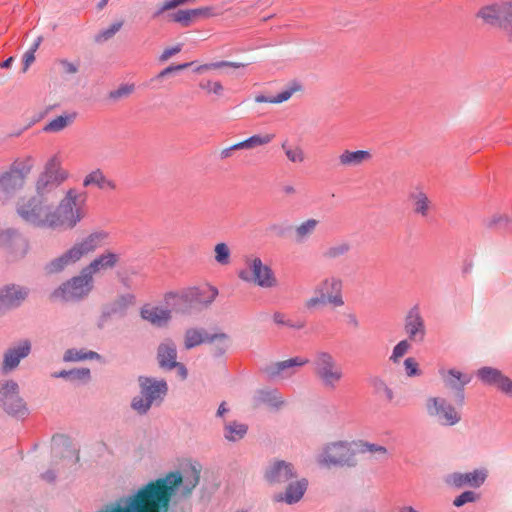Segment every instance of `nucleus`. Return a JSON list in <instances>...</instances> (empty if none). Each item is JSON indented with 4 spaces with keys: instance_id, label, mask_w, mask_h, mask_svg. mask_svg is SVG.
I'll use <instances>...</instances> for the list:
<instances>
[{
    "instance_id": "774afa93",
    "label": "nucleus",
    "mask_w": 512,
    "mask_h": 512,
    "mask_svg": "<svg viewBox=\"0 0 512 512\" xmlns=\"http://www.w3.org/2000/svg\"><path fill=\"white\" fill-rule=\"evenodd\" d=\"M398 512H419L411 506H403Z\"/></svg>"
},
{
    "instance_id": "f03ea898",
    "label": "nucleus",
    "mask_w": 512,
    "mask_h": 512,
    "mask_svg": "<svg viewBox=\"0 0 512 512\" xmlns=\"http://www.w3.org/2000/svg\"><path fill=\"white\" fill-rule=\"evenodd\" d=\"M106 239L107 234L103 231H95L88 234L82 239L76 241L70 248L65 250L59 256L49 261L45 265L46 273L57 274L63 272L68 267L77 265L84 258L99 249Z\"/></svg>"
},
{
    "instance_id": "7c9ffc66",
    "label": "nucleus",
    "mask_w": 512,
    "mask_h": 512,
    "mask_svg": "<svg viewBox=\"0 0 512 512\" xmlns=\"http://www.w3.org/2000/svg\"><path fill=\"white\" fill-rule=\"evenodd\" d=\"M256 404H265L273 409H280L284 404L283 396L277 390H260L255 397Z\"/></svg>"
},
{
    "instance_id": "f3484780",
    "label": "nucleus",
    "mask_w": 512,
    "mask_h": 512,
    "mask_svg": "<svg viewBox=\"0 0 512 512\" xmlns=\"http://www.w3.org/2000/svg\"><path fill=\"white\" fill-rule=\"evenodd\" d=\"M296 477L294 466L283 460L272 462L265 471V479L270 484H282Z\"/></svg>"
},
{
    "instance_id": "c9c22d12",
    "label": "nucleus",
    "mask_w": 512,
    "mask_h": 512,
    "mask_svg": "<svg viewBox=\"0 0 512 512\" xmlns=\"http://www.w3.org/2000/svg\"><path fill=\"white\" fill-rule=\"evenodd\" d=\"M351 250V244L348 241H339L328 246L322 253L326 260H335L347 255Z\"/></svg>"
},
{
    "instance_id": "4468645a",
    "label": "nucleus",
    "mask_w": 512,
    "mask_h": 512,
    "mask_svg": "<svg viewBox=\"0 0 512 512\" xmlns=\"http://www.w3.org/2000/svg\"><path fill=\"white\" fill-rule=\"evenodd\" d=\"M477 376L484 384L493 386L501 393L512 398V379L500 370L492 367H483L477 371Z\"/></svg>"
},
{
    "instance_id": "58836bf2",
    "label": "nucleus",
    "mask_w": 512,
    "mask_h": 512,
    "mask_svg": "<svg viewBox=\"0 0 512 512\" xmlns=\"http://www.w3.org/2000/svg\"><path fill=\"white\" fill-rule=\"evenodd\" d=\"M43 172L61 181H65L69 176V173L61 167V161L57 156L48 159Z\"/></svg>"
},
{
    "instance_id": "680f3d73",
    "label": "nucleus",
    "mask_w": 512,
    "mask_h": 512,
    "mask_svg": "<svg viewBox=\"0 0 512 512\" xmlns=\"http://www.w3.org/2000/svg\"><path fill=\"white\" fill-rule=\"evenodd\" d=\"M35 56L33 51H27L24 55V71L34 62Z\"/></svg>"
},
{
    "instance_id": "6e6d98bb",
    "label": "nucleus",
    "mask_w": 512,
    "mask_h": 512,
    "mask_svg": "<svg viewBox=\"0 0 512 512\" xmlns=\"http://www.w3.org/2000/svg\"><path fill=\"white\" fill-rule=\"evenodd\" d=\"M273 321L278 325H285L294 329H302L304 327V322L299 321L294 323L291 320H287L286 316L280 312L274 313Z\"/></svg>"
},
{
    "instance_id": "338daca9",
    "label": "nucleus",
    "mask_w": 512,
    "mask_h": 512,
    "mask_svg": "<svg viewBox=\"0 0 512 512\" xmlns=\"http://www.w3.org/2000/svg\"><path fill=\"white\" fill-rule=\"evenodd\" d=\"M233 150H239V149H248L246 140H243L241 142L235 143L232 145Z\"/></svg>"
},
{
    "instance_id": "79ce46f5",
    "label": "nucleus",
    "mask_w": 512,
    "mask_h": 512,
    "mask_svg": "<svg viewBox=\"0 0 512 512\" xmlns=\"http://www.w3.org/2000/svg\"><path fill=\"white\" fill-rule=\"evenodd\" d=\"M244 66L245 65L243 63H239V62L218 61V62H211V63H205L202 65H199L194 69V72H196L198 74H202L207 71L218 70V69H221L224 67H231L234 69H238V68H241Z\"/></svg>"
},
{
    "instance_id": "5701e85b",
    "label": "nucleus",
    "mask_w": 512,
    "mask_h": 512,
    "mask_svg": "<svg viewBox=\"0 0 512 512\" xmlns=\"http://www.w3.org/2000/svg\"><path fill=\"white\" fill-rule=\"evenodd\" d=\"M0 243L16 257H23L29 250L28 241L14 230H6L0 235Z\"/></svg>"
},
{
    "instance_id": "3c124183",
    "label": "nucleus",
    "mask_w": 512,
    "mask_h": 512,
    "mask_svg": "<svg viewBox=\"0 0 512 512\" xmlns=\"http://www.w3.org/2000/svg\"><path fill=\"white\" fill-rule=\"evenodd\" d=\"M196 0H165L163 4L159 7L157 12L154 14L155 17L161 15L165 11L174 9L178 6L187 4V3H194Z\"/></svg>"
},
{
    "instance_id": "bf43d9fd",
    "label": "nucleus",
    "mask_w": 512,
    "mask_h": 512,
    "mask_svg": "<svg viewBox=\"0 0 512 512\" xmlns=\"http://www.w3.org/2000/svg\"><path fill=\"white\" fill-rule=\"evenodd\" d=\"M181 51V46L177 45L175 47L167 48L163 51V53L160 56L161 61H166L173 55L179 53Z\"/></svg>"
},
{
    "instance_id": "5fc2aeb1",
    "label": "nucleus",
    "mask_w": 512,
    "mask_h": 512,
    "mask_svg": "<svg viewBox=\"0 0 512 512\" xmlns=\"http://www.w3.org/2000/svg\"><path fill=\"white\" fill-rule=\"evenodd\" d=\"M404 369L408 377H415L421 375L419 364L413 357H408L404 360Z\"/></svg>"
},
{
    "instance_id": "2eb2a0df",
    "label": "nucleus",
    "mask_w": 512,
    "mask_h": 512,
    "mask_svg": "<svg viewBox=\"0 0 512 512\" xmlns=\"http://www.w3.org/2000/svg\"><path fill=\"white\" fill-rule=\"evenodd\" d=\"M308 363V358L296 356L272 364L266 368V373L271 378L288 379L296 374L298 368Z\"/></svg>"
},
{
    "instance_id": "0e129e2a",
    "label": "nucleus",
    "mask_w": 512,
    "mask_h": 512,
    "mask_svg": "<svg viewBox=\"0 0 512 512\" xmlns=\"http://www.w3.org/2000/svg\"><path fill=\"white\" fill-rule=\"evenodd\" d=\"M282 191L285 195L289 196L296 194V188L293 185L283 186Z\"/></svg>"
},
{
    "instance_id": "de8ad7c7",
    "label": "nucleus",
    "mask_w": 512,
    "mask_h": 512,
    "mask_svg": "<svg viewBox=\"0 0 512 512\" xmlns=\"http://www.w3.org/2000/svg\"><path fill=\"white\" fill-rule=\"evenodd\" d=\"M410 349L411 341H409L408 339L401 340L394 346L392 353L389 357V360L394 364L399 363L401 358L404 355H406L410 351Z\"/></svg>"
},
{
    "instance_id": "c756f323",
    "label": "nucleus",
    "mask_w": 512,
    "mask_h": 512,
    "mask_svg": "<svg viewBox=\"0 0 512 512\" xmlns=\"http://www.w3.org/2000/svg\"><path fill=\"white\" fill-rule=\"evenodd\" d=\"M302 86L298 83H292L290 86L286 87L283 91L278 93L274 97H266L264 95H257L255 97V102L257 103H271V104H280L288 101L294 93L301 91Z\"/></svg>"
},
{
    "instance_id": "b1692460",
    "label": "nucleus",
    "mask_w": 512,
    "mask_h": 512,
    "mask_svg": "<svg viewBox=\"0 0 512 512\" xmlns=\"http://www.w3.org/2000/svg\"><path fill=\"white\" fill-rule=\"evenodd\" d=\"M157 361L162 369L172 370L177 366V349L173 340L165 339L159 344Z\"/></svg>"
},
{
    "instance_id": "e2e57ef3",
    "label": "nucleus",
    "mask_w": 512,
    "mask_h": 512,
    "mask_svg": "<svg viewBox=\"0 0 512 512\" xmlns=\"http://www.w3.org/2000/svg\"><path fill=\"white\" fill-rule=\"evenodd\" d=\"M175 368L178 370V373L182 379L187 378L188 372H187L186 367L183 364L177 362V366H175Z\"/></svg>"
},
{
    "instance_id": "49530a36",
    "label": "nucleus",
    "mask_w": 512,
    "mask_h": 512,
    "mask_svg": "<svg viewBox=\"0 0 512 512\" xmlns=\"http://www.w3.org/2000/svg\"><path fill=\"white\" fill-rule=\"evenodd\" d=\"M230 256H231V250L226 243L220 242L215 245L214 257H215V261L218 264H220L222 266H226V265L230 264Z\"/></svg>"
},
{
    "instance_id": "603ef678",
    "label": "nucleus",
    "mask_w": 512,
    "mask_h": 512,
    "mask_svg": "<svg viewBox=\"0 0 512 512\" xmlns=\"http://www.w3.org/2000/svg\"><path fill=\"white\" fill-rule=\"evenodd\" d=\"M134 85L132 84H125L121 85L117 89L111 91L109 93V97L113 100H118L121 98H125L130 96L134 92Z\"/></svg>"
},
{
    "instance_id": "4d7b16f0",
    "label": "nucleus",
    "mask_w": 512,
    "mask_h": 512,
    "mask_svg": "<svg viewBox=\"0 0 512 512\" xmlns=\"http://www.w3.org/2000/svg\"><path fill=\"white\" fill-rule=\"evenodd\" d=\"M59 66L64 74L73 75L78 72V65L67 60H59Z\"/></svg>"
},
{
    "instance_id": "39448f33",
    "label": "nucleus",
    "mask_w": 512,
    "mask_h": 512,
    "mask_svg": "<svg viewBox=\"0 0 512 512\" xmlns=\"http://www.w3.org/2000/svg\"><path fill=\"white\" fill-rule=\"evenodd\" d=\"M94 289V279L82 268L80 272L63 282L49 294L51 302H79Z\"/></svg>"
},
{
    "instance_id": "c85d7f7f",
    "label": "nucleus",
    "mask_w": 512,
    "mask_h": 512,
    "mask_svg": "<svg viewBox=\"0 0 512 512\" xmlns=\"http://www.w3.org/2000/svg\"><path fill=\"white\" fill-rule=\"evenodd\" d=\"M409 202L415 214L422 217H427L431 211L432 203L427 194L421 190H416L410 193Z\"/></svg>"
},
{
    "instance_id": "423d86ee",
    "label": "nucleus",
    "mask_w": 512,
    "mask_h": 512,
    "mask_svg": "<svg viewBox=\"0 0 512 512\" xmlns=\"http://www.w3.org/2000/svg\"><path fill=\"white\" fill-rule=\"evenodd\" d=\"M140 395L132 400V408L139 414H145L152 405H160L168 392L165 380L140 376L138 379Z\"/></svg>"
},
{
    "instance_id": "f704fd0d",
    "label": "nucleus",
    "mask_w": 512,
    "mask_h": 512,
    "mask_svg": "<svg viewBox=\"0 0 512 512\" xmlns=\"http://www.w3.org/2000/svg\"><path fill=\"white\" fill-rule=\"evenodd\" d=\"M207 343L213 346V351L216 355H223L229 349L231 339L224 332H215L208 335Z\"/></svg>"
},
{
    "instance_id": "9d476101",
    "label": "nucleus",
    "mask_w": 512,
    "mask_h": 512,
    "mask_svg": "<svg viewBox=\"0 0 512 512\" xmlns=\"http://www.w3.org/2000/svg\"><path fill=\"white\" fill-rule=\"evenodd\" d=\"M238 277L261 288H274L278 285L272 269L264 264L259 257L250 256L245 259V268L239 271Z\"/></svg>"
},
{
    "instance_id": "a878e982",
    "label": "nucleus",
    "mask_w": 512,
    "mask_h": 512,
    "mask_svg": "<svg viewBox=\"0 0 512 512\" xmlns=\"http://www.w3.org/2000/svg\"><path fill=\"white\" fill-rule=\"evenodd\" d=\"M216 15L212 7H201L196 9L178 10L170 14V20L180 23L182 26L187 27L193 21L201 17H211Z\"/></svg>"
},
{
    "instance_id": "6e6552de",
    "label": "nucleus",
    "mask_w": 512,
    "mask_h": 512,
    "mask_svg": "<svg viewBox=\"0 0 512 512\" xmlns=\"http://www.w3.org/2000/svg\"><path fill=\"white\" fill-rule=\"evenodd\" d=\"M476 17L512 36V0H497L479 9Z\"/></svg>"
},
{
    "instance_id": "1a4fd4ad",
    "label": "nucleus",
    "mask_w": 512,
    "mask_h": 512,
    "mask_svg": "<svg viewBox=\"0 0 512 512\" xmlns=\"http://www.w3.org/2000/svg\"><path fill=\"white\" fill-rule=\"evenodd\" d=\"M34 167V160L27 157L15 162L9 171L0 176V200H5L25 185L28 175Z\"/></svg>"
},
{
    "instance_id": "a211bd4d",
    "label": "nucleus",
    "mask_w": 512,
    "mask_h": 512,
    "mask_svg": "<svg viewBox=\"0 0 512 512\" xmlns=\"http://www.w3.org/2000/svg\"><path fill=\"white\" fill-rule=\"evenodd\" d=\"M404 331L411 342H423L426 336L424 319L417 308L409 311L405 318Z\"/></svg>"
},
{
    "instance_id": "37998d69",
    "label": "nucleus",
    "mask_w": 512,
    "mask_h": 512,
    "mask_svg": "<svg viewBox=\"0 0 512 512\" xmlns=\"http://www.w3.org/2000/svg\"><path fill=\"white\" fill-rule=\"evenodd\" d=\"M370 383H371V386L373 387L375 393H377L380 396L385 397V399L388 402L393 401V399L395 397L394 392L389 387V385L385 382V380H383L382 378H379V377H374L371 379Z\"/></svg>"
},
{
    "instance_id": "2f4dec72",
    "label": "nucleus",
    "mask_w": 512,
    "mask_h": 512,
    "mask_svg": "<svg viewBox=\"0 0 512 512\" xmlns=\"http://www.w3.org/2000/svg\"><path fill=\"white\" fill-rule=\"evenodd\" d=\"M95 185L103 190H114L116 185L114 181L108 179L100 169H96L89 174L83 180V186L88 187Z\"/></svg>"
},
{
    "instance_id": "ea45409f",
    "label": "nucleus",
    "mask_w": 512,
    "mask_h": 512,
    "mask_svg": "<svg viewBox=\"0 0 512 512\" xmlns=\"http://www.w3.org/2000/svg\"><path fill=\"white\" fill-rule=\"evenodd\" d=\"M198 87L207 95H214L216 97L223 96L225 91V88L220 81L212 79H202L199 82Z\"/></svg>"
},
{
    "instance_id": "72a5a7b5",
    "label": "nucleus",
    "mask_w": 512,
    "mask_h": 512,
    "mask_svg": "<svg viewBox=\"0 0 512 512\" xmlns=\"http://www.w3.org/2000/svg\"><path fill=\"white\" fill-rule=\"evenodd\" d=\"M208 335L204 329L201 328H189L185 331L184 334V347L187 350H190L196 346H199L203 343H207Z\"/></svg>"
},
{
    "instance_id": "473e14b6",
    "label": "nucleus",
    "mask_w": 512,
    "mask_h": 512,
    "mask_svg": "<svg viewBox=\"0 0 512 512\" xmlns=\"http://www.w3.org/2000/svg\"><path fill=\"white\" fill-rule=\"evenodd\" d=\"M76 119V113H64L50 120L43 128L44 132L57 133L72 125Z\"/></svg>"
},
{
    "instance_id": "c03bdc74",
    "label": "nucleus",
    "mask_w": 512,
    "mask_h": 512,
    "mask_svg": "<svg viewBox=\"0 0 512 512\" xmlns=\"http://www.w3.org/2000/svg\"><path fill=\"white\" fill-rule=\"evenodd\" d=\"M247 432V426L241 423L232 422L225 426V438L229 441L242 439Z\"/></svg>"
},
{
    "instance_id": "a18cd8bd",
    "label": "nucleus",
    "mask_w": 512,
    "mask_h": 512,
    "mask_svg": "<svg viewBox=\"0 0 512 512\" xmlns=\"http://www.w3.org/2000/svg\"><path fill=\"white\" fill-rule=\"evenodd\" d=\"M354 444L360 449L361 452H368L375 457L383 458L388 454L387 448L378 444L369 443L366 441L354 442Z\"/></svg>"
},
{
    "instance_id": "f8f14e48",
    "label": "nucleus",
    "mask_w": 512,
    "mask_h": 512,
    "mask_svg": "<svg viewBox=\"0 0 512 512\" xmlns=\"http://www.w3.org/2000/svg\"><path fill=\"white\" fill-rule=\"evenodd\" d=\"M0 406L11 415H23L27 408L19 395V385L13 380L0 382Z\"/></svg>"
},
{
    "instance_id": "4c0bfd02",
    "label": "nucleus",
    "mask_w": 512,
    "mask_h": 512,
    "mask_svg": "<svg viewBox=\"0 0 512 512\" xmlns=\"http://www.w3.org/2000/svg\"><path fill=\"white\" fill-rule=\"evenodd\" d=\"M281 148L289 162L293 164L304 163L306 159L305 152L299 145L290 144L288 141H284L281 144Z\"/></svg>"
},
{
    "instance_id": "4be33fe9",
    "label": "nucleus",
    "mask_w": 512,
    "mask_h": 512,
    "mask_svg": "<svg viewBox=\"0 0 512 512\" xmlns=\"http://www.w3.org/2000/svg\"><path fill=\"white\" fill-rule=\"evenodd\" d=\"M28 289L18 285H6L0 288V303L6 310L16 308L27 298Z\"/></svg>"
},
{
    "instance_id": "a19ab883",
    "label": "nucleus",
    "mask_w": 512,
    "mask_h": 512,
    "mask_svg": "<svg viewBox=\"0 0 512 512\" xmlns=\"http://www.w3.org/2000/svg\"><path fill=\"white\" fill-rule=\"evenodd\" d=\"M100 355L93 351H85L83 349H68L64 354V361L66 362H74V361H82L86 359H99Z\"/></svg>"
},
{
    "instance_id": "412c9836",
    "label": "nucleus",
    "mask_w": 512,
    "mask_h": 512,
    "mask_svg": "<svg viewBox=\"0 0 512 512\" xmlns=\"http://www.w3.org/2000/svg\"><path fill=\"white\" fill-rule=\"evenodd\" d=\"M307 488L308 480L306 478L298 479L290 482L283 492L276 494L274 500L289 505L298 503L303 498Z\"/></svg>"
},
{
    "instance_id": "6ab92c4d",
    "label": "nucleus",
    "mask_w": 512,
    "mask_h": 512,
    "mask_svg": "<svg viewBox=\"0 0 512 512\" xmlns=\"http://www.w3.org/2000/svg\"><path fill=\"white\" fill-rule=\"evenodd\" d=\"M119 260V254L106 251L91 260L83 269L94 279L95 276L115 268Z\"/></svg>"
},
{
    "instance_id": "052dcab7",
    "label": "nucleus",
    "mask_w": 512,
    "mask_h": 512,
    "mask_svg": "<svg viewBox=\"0 0 512 512\" xmlns=\"http://www.w3.org/2000/svg\"><path fill=\"white\" fill-rule=\"evenodd\" d=\"M71 377L74 379H87L90 375V370L87 368L71 370Z\"/></svg>"
},
{
    "instance_id": "7ed1b4c3",
    "label": "nucleus",
    "mask_w": 512,
    "mask_h": 512,
    "mask_svg": "<svg viewBox=\"0 0 512 512\" xmlns=\"http://www.w3.org/2000/svg\"><path fill=\"white\" fill-rule=\"evenodd\" d=\"M312 372L321 389L328 393L337 391L345 378L342 365L327 351L314 354Z\"/></svg>"
},
{
    "instance_id": "aec40b11",
    "label": "nucleus",
    "mask_w": 512,
    "mask_h": 512,
    "mask_svg": "<svg viewBox=\"0 0 512 512\" xmlns=\"http://www.w3.org/2000/svg\"><path fill=\"white\" fill-rule=\"evenodd\" d=\"M140 317L155 327H165L172 318V312L168 308L146 304L140 309Z\"/></svg>"
},
{
    "instance_id": "dca6fc26",
    "label": "nucleus",
    "mask_w": 512,
    "mask_h": 512,
    "mask_svg": "<svg viewBox=\"0 0 512 512\" xmlns=\"http://www.w3.org/2000/svg\"><path fill=\"white\" fill-rule=\"evenodd\" d=\"M31 351V343L28 340H22L14 346L9 347L3 355L1 369L4 373L14 370L20 361L26 358Z\"/></svg>"
},
{
    "instance_id": "0eeeda50",
    "label": "nucleus",
    "mask_w": 512,
    "mask_h": 512,
    "mask_svg": "<svg viewBox=\"0 0 512 512\" xmlns=\"http://www.w3.org/2000/svg\"><path fill=\"white\" fill-rule=\"evenodd\" d=\"M343 280L337 275L325 277L315 288V296L309 298L305 306L314 308L319 305H330L334 308L344 306Z\"/></svg>"
},
{
    "instance_id": "864d4df0",
    "label": "nucleus",
    "mask_w": 512,
    "mask_h": 512,
    "mask_svg": "<svg viewBox=\"0 0 512 512\" xmlns=\"http://www.w3.org/2000/svg\"><path fill=\"white\" fill-rule=\"evenodd\" d=\"M122 25H123L122 21H118V22L111 24L107 29L101 31L97 35L96 40L97 41H106V40L112 38L121 29Z\"/></svg>"
},
{
    "instance_id": "9b49d317",
    "label": "nucleus",
    "mask_w": 512,
    "mask_h": 512,
    "mask_svg": "<svg viewBox=\"0 0 512 512\" xmlns=\"http://www.w3.org/2000/svg\"><path fill=\"white\" fill-rule=\"evenodd\" d=\"M426 412L442 425L454 426L461 421V415L446 399L430 396L425 402Z\"/></svg>"
},
{
    "instance_id": "ddd939ff",
    "label": "nucleus",
    "mask_w": 512,
    "mask_h": 512,
    "mask_svg": "<svg viewBox=\"0 0 512 512\" xmlns=\"http://www.w3.org/2000/svg\"><path fill=\"white\" fill-rule=\"evenodd\" d=\"M488 477L486 468L475 469L470 472H453L445 476L444 482L447 486L461 489L463 487L479 488Z\"/></svg>"
},
{
    "instance_id": "69168bd1",
    "label": "nucleus",
    "mask_w": 512,
    "mask_h": 512,
    "mask_svg": "<svg viewBox=\"0 0 512 512\" xmlns=\"http://www.w3.org/2000/svg\"><path fill=\"white\" fill-rule=\"evenodd\" d=\"M42 478L48 482H53L55 480V474L51 471H48L42 474Z\"/></svg>"
},
{
    "instance_id": "13d9d810",
    "label": "nucleus",
    "mask_w": 512,
    "mask_h": 512,
    "mask_svg": "<svg viewBox=\"0 0 512 512\" xmlns=\"http://www.w3.org/2000/svg\"><path fill=\"white\" fill-rule=\"evenodd\" d=\"M193 63H184V64H179V65H176V66H168L166 67L165 69H163L157 76V78H164L166 77L167 75L171 74L172 72H175V71H181V70H184L186 69L187 67H189L190 65H192Z\"/></svg>"
},
{
    "instance_id": "8fccbe9b",
    "label": "nucleus",
    "mask_w": 512,
    "mask_h": 512,
    "mask_svg": "<svg viewBox=\"0 0 512 512\" xmlns=\"http://www.w3.org/2000/svg\"><path fill=\"white\" fill-rule=\"evenodd\" d=\"M274 139V135L272 134H264V135H253L246 140V144L248 149H252L257 146H263L270 143Z\"/></svg>"
},
{
    "instance_id": "bb28decb",
    "label": "nucleus",
    "mask_w": 512,
    "mask_h": 512,
    "mask_svg": "<svg viewBox=\"0 0 512 512\" xmlns=\"http://www.w3.org/2000/svg\"><path fill=\"white\" fill-rule=\"evenodd\" d=\"M372 155L368 150H344L338 156V164L342 168H355L370 161Z\"/></svg>"
},
{
    "instance_id": "cd10ccee",
    "label": "nucleus",
    "mask_w": 512,
    "mask_h": 512,
    "mask_svg": "<svg viewBox=\"0 0 512 512\" xmlns=\"http://www.w3.org/2000/svg\"><path fill=\"white\" fill-rule=\"evenodd\" d=\"M63 182L42 171L36 180L35 191L38 194L56 199L57 189Z\"/></svg>"
},
{
    "instance_id": "f257e3e1",
    "label": "nucleus",
    "mask_w": 512,
    "mask_h": 512,
    "mask_svg": "<svg viewBox=\"0 0 512 512\" xmlns=\"http://www.w3.org/2000/svg\"><path fill=\"white\" fill-rule=\"evenodd\" d=\"M54 200L36 193L19 200L16 212L27 225L54 231L72 230L85 217L84 199L77 189H68L57 206Z\"/></svg>"
},
{
    "instance_id": "393cba45",
    "label": "nucleus",
    "mask_w": 512,
    "mask_h": 512,
    "mask_svg": "<svg viewBox=\"0 0 512 512\" xmlns=\"http://www.w3.org/2000/svg\"><path fill=\"white\" fill-rule=\"evenodd\" d=\"M443 384L446 388L456 390L460 393L461 402L464 399L463 388L470 382V377L456 369H441L439 371Z\"/></svg>"
},
{
    "instance_id": "09e8293b",
    "label": "nucleus",
    "mask_w": 512,
    "mask_h": 512,
    "mask_svg": "<svg viewBox=\"0 0 512 512\" xmlns=\"http://www.w3.org/2000/svg\"><path fill=\"white\" fill-rule=\"evenodd\" d=\"M480 498V495L472 490H467L462 492L459 496H457L453 500V505L456 507H461L465 505L466 503H472L478 501Z\"/></svg>"
},
{
    "instance_id": "e433bc0d",
    "label": "nucleus",
    "mask_w": 512,
    "mask_h": 512,
    "mask_svg": "<svg viewBox=\"0 0 512 512\" xmlns=\"http://www.w3.org/2000/svg\"><path fill=\"white\" fill-rule=\"evenodd\" d=\"M319 221L314 218L301 222L294 228V235L298 242L307 240L317 229Z\"/></svg>"
},
{
    "instance_id": "20e7f679",
    "label": "nucleus",
    "mask_w": 512,
    "mask_h": 512,
    "mask_svg": "<svg viewBox=\"0 0 512 512\" xmlns=\"http://www.w3.org/2000/svg\"><path fill=\"white\" fill-rule=\"evenodd\" d=\"M354 442L336 440L324 444L315 456L317 465L321 468L333 467L353 468L357 465Z\"/></svg>"
}]
</instances>
